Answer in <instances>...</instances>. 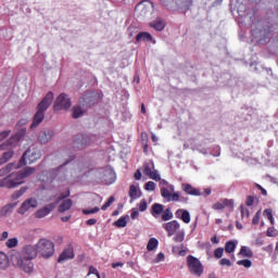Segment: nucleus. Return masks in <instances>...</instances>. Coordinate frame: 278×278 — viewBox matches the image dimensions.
<instances>
[{"label": "nucleus", "instance_id": "nucleus-1", "mask_svg": "<svg viewBox=\"0 0 278 278\" xmlns=\"http://www.w3.org/2000/svg\"><path fill=\"white\" fill-rule=\"evenodd\" d=\"M14 167V163H9V165H5V167L0 169V176H5V178H1L0 180V188L5 187L7 189H14L20 185H23L24 179L36 172L34 167H25L21 172H17V174H10ZM8 174H10V176H8Z\"/></svg>", "mask_w": 278, "mask_h": 278}, {"label": "nucleus", "instance_id": "nucleus-2", "mask_svg": "<svg viewBox=\"0 0 278 278\" xmlns=\"http://www.w3.org/2000/svg\"><path fill=\"white\" fill-rule=\"evenodd\" d=\"M38 255V242L34 244H25L21 253H15L12 255V261L14 264L25 271V274H31L34 271L33 260Z\"/></svg>", "mask_w": 278, "mask_h": 278}, {"label": "nucleus", "instance_id": "nucleus-3", "mask_svg": "<svg viewBox=\"0 0 278 278\" xmlns=\"http://www.w3.org/2000/svg\"><path fill=\"white\" fill-rule=\"evenodd\" d=\"M55 253V244L48 238H40L37 242V254L41 257L49 258Z\"/></svg>", "mask_w": 278, "mask_h": 278}, {"label": "nucleus", "instance_id": "nucleus-4", "mask_svg": "<svg viewBox=\"0 0 278 278\" xmlns=\"http://www.w3.org/2000/svg\"><path fill=\"white\" fill-rule=\"evenodd\" d=\"M41 155V149H39L38 147H29L23 153L22 159H20L17 167H23V165H27V160L29 162V165H31V162H37V160H40Z\"/></svg>", "mask_w": 278, "mask_h": 278}, {"label": "nucleus", "instance_id": "nucleus-5", "mask_svg": "<svg viewBox=\"0 0 278 278\" xmlns=\"http://www.w3.org/2000/svg\"><path fill=\"white\" fill-rule=\"evenodd\" d=\"M187 265L189 267V271L194 276L200 277L203 275V265L201 261H199V257H195L194 255H188Z\"/></svg>", "mask_w": 278, "mask_h": 278}, {"label": "nucleus", "instance_id": "nucleus-6", "mask_svg": "<svg viewBox=\"0 0 278 278\" xmlns=\"http://www.w3.org/2000/svg\"><path fill=\"white\" fill-rule=\"evenodd\" d=\"M72 106V100L67 93H60L54 101L53 110L54 112H60V110H70Z\"/></svg>", "mask_w": 278, "mask_h": 278}, {"label": "nucleus", "instance_id": "nucleus-7", "mask_svg": "<svg viewBox=\"0 0 278 278\" xmlns=\"http://www.w3.org/2000/svg\"><path fill=\"white\" fill-rule=\"evenodd\" d=\"M36 206H38V200H36V198H27V200H24L18 206L17 214H27L29 210H36Z\"/></svg>", "mask_w": 278, "mask_h": 278}, {"label": "nucleus", "instance_id": "nucleus-8", "mask_svg": "<svg viewBox=\"0 0 278 278\" xmlns=\"http://www.w3.org/2000/svg\"><path fill=\"white\" fill-rule=\"evenodd\" d=\"M226 206L230 212H233L235 210V200L229 198H224L223 200H219L213 204V210H216V212H223V210H226Z\"/></svg>", "mask_w": 278, "mask_h": 278}, {"label": "nucleus", "instance_id": "nucleus-9", "mask_svg": "<svg viewBox=\"0 0 278 278\" xmlns=\"http://www.w3.org/2000/svg\"><path fill=\"white\" fill-rule=\"evenodd\" d=\"M97 137L96 136H88L85 134H78L74 138V144L78 147V149H84L85 147H88V144H91L92 140H94Z\"/></svg>", "mask_w": 278, "mask_h": 278}, {"label": "nucleus", "instance_id": "nucleus-10", "mask_svg": "<svg viewBox=\"0 0 278 278\" xmlns=\"http://www.w3.org/2000/svg\"><path fill=\"white\" fill-rule=\"evenodd\" d=\"M53 100H54L53 91H48V93H46V96L39 102L40 111L42 114V121H45V114H46L47 110H49V106H51Z\"/></svg>", "mask_w": 278, "mask_h": 278}, {"label": "nucleus", "instance_id": "nucleus-11", "mask_svg": "<svg viewBox=\"0 0 278 278\" xmlns=\"http://www.w3.org/2000/svg\"><path fill=\"white\" fill-rule=\"evenodd\" d=\"M143 174L146 176H149V178H151L152 180H156V181L161 180V176L159 172L155 169L154 163H144Z\"/></svg>", "mask_w": 278, "mask_h": 278}, {"label": "nucleus", "instance_id": "nucleus-12", "mask_svg": "<svg viewBox=\"0 0 278 278\" xmlns=\"http://www.w3.org/2000/svg\"><path fill=\"white\" fill-rule=\"evenodd\" d=\"M163 229L167 231V236H175V233L181 229V225L178 220H173L172 218L169 223L163 224Z\"/></svg>", "mask_w": 278, "mask_h": 278}, {"label": "nucleus", "instance_id": "nucleus-13", "mask_svg": "<svg viewBox=\"0 0 278 278\" xmlns=\"http://www.w3.org/2000/svg\"><path fill=\"white\" fill-rule=\"evenodd\" d=\"M53 210H55V204L51 202L50 204H46V206L42 208H38V211L35 213V216L36 218H45L46 216H49Z\"/></svg>", "mask_w": 278, "mask_h": 278}, {"label": "nucleus", "instance_id": "nucleus-14", "mask_svg": "<svg viewBox=\"0 0 278 278\" xmlns=\"http://www.w3.org/2000/svg\"><path fill=\"white\" fill-rule=\"evenodd\" d=\"M73 257H75L74 247L68 244L59 255L58 262H65V260H72Z\"/></svg>", "mask_w": 278, "mask_h": 278}, {"label": "nucleus", "instance_id": "nucleus-15", "mask_svg": "<svg viewBox=\"0 0 278 278\" xmlns=\"http://www.w3.org/2000/svg\"><path fill=\"white\" fill-rule=\"evenodd\" d=\"M43 122V114L40 109V102L37 104V111L33 118V123L30 125V129H36Z\"/></svg>", "mask_w": 278, "mask_h": 278}, {"label": "nucleus", "instance_id": "nucleus-16", "mask_svg": "<svg viewBox=\"0 0 278 278\" xmlns=\"http://www.w3.org/2000/svg\"><path fill=\"white\" fill-rule=\"evenodd\" d=\"M271 34V26L267 25V27H264L263 29H252V36L255 38H264L266 39Z\"/></svg>", "mask_w": 278, "mask_h": 278}, {"label": "nucleus", "instance_id": "nucleus-17", "mask_svg": "<svg viewBox=\"0 0 278 278\" xmlns=\"http://www.w3.org/2000/svg\"><path fill=\"white\" fill-rule=\"evenodd\" d=\"M181 189L189 195H202L200 189L192 187L189 182H182Z\"/></svg>", "mask_w": 278, "mask_h": 278}, {"label": "nucleus", "instance_id": "nucleus-18", "mask_svg": "<svg viewBox=\"0 0 278 278\" xmlns=\"http://www.w3.org/2000/svg\"><path fill=\"white\" fill-rule=\"evenodd\" d=\"M164 212V204H161L160 202H154L151 207V214L154 218H157V216L163 215Z\"/></svg>", "mask_w": 278, "mask_h": 278}, {"label": "nucleus", "instance_id": "nucleus-19", "mask_svg": "<svg viewBox=\"0 0 278 278\" xmlns=\"http://www.w3.org/2000/svg\"><path fill=\"white\" fill-rule=\"evenodd\" d=\"M72 206H73V200L71 198L63 200V202H61V204L59 205L60 214H64V212H68V210H72Z\"/></svg>", "mask_w": 278, "mask_h": 278}, {"label": "nucleus", "instance_id": "nucleus-20", "mask_svg": "<svg viewBox=\"0 0 278 278\" xmlns=\"http://www.w3.org/2000/svg\"><path fill=\"white\" fill-rule=\"evenodd\" d=\"M128 193H129L131 201L137 200V198H141V195H142V191L140 189H138V187L136 185H130Z\"/></svg>", "mask_w": 278, "mask_h": 278}, {"label": "nucleus", "instance_id": "nucleus-21", "mask_svg": "<svg viewBox=\"0 0 278 278\" xmlns=\"http://www.w3.org/2000/svg\"><path fill=\"white\" fill-rule=\"evenodd\" d=\"M150 26L156 29V31H163L166 27V23L162 18H156V21H153Z\"/></svg>", "mask_w": 278, "mask_h": 278}, {"label": "nucleus", "instance_id": "nucleus-22", "mask_svg": "<svg viewBox=\"0 0 278 278\" xmlns=\"http://www.w3.org/2000/svg\"><path fill=\"white\" fill-rule=\"evenodd\" d=\"M54 131L52 129H49L48 131H43L41 136H39V140L41 143H47L51 138H53Z\"/></svg>", "mask_w": 278, "mask_h": 278}, {"label": "nucleus", "instance_id": "nucleus-23", "mask_svg": "<svg viewBox=\"0 0 278 278\" xmlns=\"http://www.w3.org/2000/svg\"><path fill=\"white\" fill-rule=\"evenodd\" d=\"M13 155H14L13 149H10L9 151H3L0 159V165H5V162H9V160H11Z\"/></svg>", "mask_w": 278, "mask_h": 278}, {"label": "nucleus", "instance_id": "nucleus-24", "mask_svg": "<svg viewBox=\"0 0 278 278\" xmlns=\"http://www.w3.org/2000/svg\"><path fill=\"white\" fill-rule=\"evenodd\" d=\"M10 265V260L7 253L0 251V269H7Z\"/></svg>", "mask_w": 278, "mask_h": 278}, {"label": "nucleus", "instance_id": "nucleus-25", "mask_svg": "<svg viewBox=\"0 0 278 278\" xmlns=\"http://www.w3.org/2000/svg\"><path fill=\"white\" fill-rule=\"evenodd\" d=\"M172 218H174L172 208L164 210V206H163L162 220H164V223H170Z\"/></svg>", "mask_w": 278, "mask_h": 278}, {"label": "nucleus", "instance_id": "nucleus-26", "mask_svg": "<svg viewBox=\"0 0 278 278\" xmlns=\"http://www.w3.org/2000/svg\"><path fill=\"white\" fill-rule=\"evenodd\" d=\"M141 40H153L152 34H149V31H140L136 36V41L140 42Z\"/></svg>", "mask_w": 278, "mask_h": 278}, {"label": "nucleus", "instance_id": "nucleus-27", "mask_svg": "<svg viewBox=\"0 0 278 278\" xmlns=\"http://www.w3.org/2000/svg\"><path fill=\"white\" fill-rule=\"evenodd\" d=\"M239 255H242L243 257L247 258L253 257V251L250 247L243 245L239 251Z\"/></svg>", "mask_w": 278, "mask_h": 278}, {"label": "nucleus", "instance_id": "nucleus-28", "mask_svg": "<svg viewBox=\"0 0 278 278\" xmlns=\"http://www.w3.org/2000/svg\"><path fill=\"white\" fill-rule=\"evenodd\" d=\"M238 242L235 240H228L225 244V251L226 253H233L237 249Z\"/></svg>", "mask_w": 278, "mask_h": 278}, {"label": "nucleus", "instance_id": "nucleus-29", "mask_svg": "<svg viewBox=\"0 0 278 278\" xmlns=\"http://www.w3.org/2000/svg\"><path fill=\"white\" fill-rule=\"evenodd\" d=\"M181 220L186 225H189L191 223L190 211H188V208H182V211H181Z\"/></svg>", "mask_w": 278, "mask_h": 278}, {"label": "nucleus", "instance_id": "nucleus-30", "mask_svg": "<svg viewBox=\"0 0 278 278\" xmlns=\"http://www.w3.org/2000/svg\"><path fill=\"white\" fill-rule=\"evenodd\" d=\"M160 244L157 238H150L148 244H147V249L148 251H154V249L157 248V245Z\"/></svg>", "mask_w": 278, "mask_h": 278}, {"label": "nucleus", "instance_id": "nucleus-31", "mask_svg": "<svg viewBox=\"0 0 278 278\" xmlns=\"http://www.w3.org/2000/svg\"><path fill=\"white\" fill-rule=\"evenodd\" d=\"M241 218H250L251 211L244 204H240Z\"/></svg>", "mask_w": 278, "mask_h": 278}, {"label": "nucleus", "instance_id": "nucleus-32", "mask_svg": "<svg viewBox=\"0 0 278 278\" xmlns=\"http://www.w3.org/2000/svg\"><path fill=\"white\" fill-rule=\"evenodd\" d=\"M80 116H84L81 106H73V118H80Z\"/></svg>", "mask_w": 278, "mask_h": 278}, {"label": "nucleus", "instance_id": "nucleus-33", "mask_svg": "<svg viewBox=\"0 0 278 278\" xmlns=\"http://www.w3.org/2000/svg\"><path fill=\"white\" fill-rule=\"evenodd\" d=\"M237 265L243 266L247 269H250L252 267L253 263H252V261H250V258L244 257L243 261H238Z\"/></svg>", "mask_w": 278, "mask_h": 278}, {"label": "nucleus", "instance_id": "nucleus-34", "mask_svg": "<svg viewBox=\"0 0 278 278\" xmlns=\"http://www.w3.org/2000/svg\"><path fill=\"white\" fill-rule=\"evenodd\" d=\"M161 195L165 198L168 202L172 200V191L167 189L166 187L161 188Z\"/></svg>", "mask_w": 278, "mask_h": 278}, {"label": "nucleus", "instance_id": "nucleus-35", "mask_svg": "<svg viewBox=\"0 0 278 278\" xmlns=\"http://www.w3.org/2000/svg\"><path fill=\"white\" fill-rule=\"evenodd\" d=\"M28 190V187H21V189H17V191H15L12 195V198L14 200H17L18 198H21V195H23L24 193H26V191Z\"/></svg>", "mask_w": 278, "mask_h": 278}, {"label": "nucleus", "instance_id": "nucleus-36", "mask_svg": "<svg viewBox=\"0 0 278 278\" xmlns=\"http://www.w3.org/2000/svg\"><path fill=\"white\" fill-rule=\"evenodd\" d=\"M264 216H266L267 219L270 222V224L274 225L275 218H274L273 208H265Z\"/></svg>", "mask_w": 278, "mask_h": 278}, {"label": "nucleus", "instance_id": "nucleus-37", "mask_svg": "<svg viewBox=\"0 0 278 278\" xmlns=\"http://www.w3.org/2000/svg\"><path fill=\"white\" fill-rule=\"evenodd\" d=\"M98 212H100V206H93V208H83V214H85V216L98 214Z\"/></svg>", "mask_w": 278, "mask_h": 278}, {"label": "nucleus", "instance_id": "nucleus-38", "mask_svg": "<svg viewBox=\"0 0 278 278\" xmlns=\"http://www.w3.org/2000/svg\"><path fill=\"white\" fill-rule=\"evenodd\" d=\"M114 226L119 228L127 227V218L125 216H122L121 218H118V220L114 223Z\"/></svg>", "mask_w": 278, "mask_h": 278}, {"label": "nucleus", "instance_id": "nucleus-39", "mask_svg": "<svg viewBox=\"0 0 278 278\" xmlns=\"http://www.w3.org/2000/svg\"><path fill=\"white\" fill-rule=\"evenodd\" d=\"M115 198L114 195H110V198L106 200V202H104V204H102L101 210L103 212H105V210H109V206H111V204L114 202Z\"/></svg>", "mask_w": 278, "mask_h": 278}, {"label": "nucleus", "instance_id": "nucleus-40", "mask_svg": "<svg viewBox=\"0 0 278 278\" xmlns=\"http://www.w3.org/2000/svg\"><path fill=\"white\" fill-rule=\"evenodd\" d=\"M17 238H9V240H7V247H9V249H13L14 247H17Z\"/></svg>", "mask_w": 278, "mask_h": 278}, {"label": "nucleus", "instance_id": "nucleus-41", "mask_svg": "<svg viewBox=\"0 0 278 278\" xmlns=\"http://www.w3.org/2000/svg\"><path fill=\"white\" fill-rule=\"evenodd\" d=\"M175 242H184L185 240V233L184 231H176V236L174 237Z\"/></svg>", "mask_w": 278, "mask_h": 278}, {"label": "nucleus", "instance_id": "nucleus-42", "mask_svg": "<svg viewBox=\"0 0 278 278\" xmlns=\"http://www.w3.org/2000/svg\"><path fill=\"white\" fill-rule=\"evenodd\" d=\"M144 188L147 191H155V182L153 181V179L146 182Z\"/></svg>", "mask_w": 278, "mask_h": 278}, {"label": "nucleus", "instance_id": "nucleus-43", "mask_svg": "<svg viewBox=\"0 0 278 278\" xmlns=\"http://www.w3.org/2000/svg\"><path fill=\"white\" fill-rule=\"evenodd\" d=\"M148 210V202L146 199L143 200H140V203H139V212H147Z\"/></svg>", "mask_w": 278, "mask_h": 278}, {"label": "nucleus", "instance_id": "nucleus-44", "mask_svg": "<svg viewBox=\"0 0 278 278\" xmlns=\"http://www.w3.org/2000/svg\"><path fill=\"white\" fill-rule=\"evenodd\" d=\"M224 252H225L224 247H218L217 249L214 250V255H215V257L223 258Z\"/></svg>", "mask_w": 278, "mask_h": 278}, {"label": "nucleus", "instance_id": "nucleus-45", "mask_svg": "<svg viewBox=\"0 0 278 278\" xmlns=\"http://www.w3.org/2000/svg\"><path fill=\"white\" fill-rule=\"evenodd\" d=\"M222 266L231 267V261L228 257H222L219 261Z\"/></svg>", "mask_w": 278, "mask_h": 278}, {"label": "nucleus", "instance_id": "nucleus-46", "mask_svg": "<svg viewBox=\"0 0 278 278\" xmlns=\"http://www.w3.org/2000/svg\"><path fill=\"white\" fill-rule=\"evenodd\" d=\"M261 220V211H257L256 214L254 215L253 219H252V224L253 225H258Z\"/></svg>", "mask_w": 278, "mask_h": 278}, {"label": "nucleus", "instance_id": "nucleus-47", "mask_svg": "<svg viewBox=\"0 0 278 278\" xmlns=\"http://www.w3.org/2000/svg\"><path fill=\"white\" fill-rule=\"evenodd\" d=\"M254 202H255V198L253 195H247V199H245L247 206H252Z\"/></svg>", "mask_w": 278, "mask_h": 278}, {"label": "nucleus", "instance_id": "nucleus-48", "mask_svg": "<svg viewBox=\"0 0 278 278\" xmlns=\"http://www.w3.org/2000/svg\"><path fill=\"white\" fill-rule=\"evenodd\" d=\"M193 0H181V4L184 8H187V10H189V8H191Z\"/></svg>", "mask_w": 278, "mask_h": 278}, {"label": "nucleus", "instance_id": "nucleus-49", "mask_svg": "<svg viewBox=\"0 0 278 278\" xmlns=\"http://www.w3.org/2000/svg\"><path fill=\"white\" fill-rule=\"evenodd\" d=\"M10 134H11L10 130L0 131V142H2V140H5V138H8V136H10Z\"/></svg>", "mask_w": 278, "mask_h": 278}, {"label": "nucleus", "instance_id": "nucleus-50", "mask_svg": "<svg viewBox=\"0 0 278 278\" xmlns=\"http://www.w3.org/2000/svg\"><path fill=\"white\" fill-rule=\"evenodd\" d=\"M179 192L178 191H175L174 193H170V200L175 201V202H178L179 201Z\"/></svg>", "mask_w": 278, "mask_h": 278}, {"label": "nucleus", "instance_id": "nucleus-51", "mask_svg": "<svg viewBox=\"0 0 278 278\" xmlns=\"http://www.w3.org/2000/svg\"><path fill=\"white\" fill-rule=\"evenodd\" d=\"M130 216H131L132 220H136V218H138V216H139L138 208H132Z\"/></svg>", "mask_w": 278, "mask_h": 278}, {"label": "nucleus", "instance_id": "nucleus-52", "mask_svg": "<svg viewBox=\"0 0 278 278\" xmlns=\"http://www.w3.org/2000/svg\"><path fill=\"white\" fill-rule=\"evenodd\" d=\"M182 212L184 208H177V211H175L176 218H179L181 220Z\"/></svg>", "mask_w": 278, "mask_h": 278}, {"label": "nucleus", "instance_id": "nucleus-53", "mask_svg": "<svg viewBox=\"0 0 278 278\" xmlns=\"http://www.w3.org/2000/svg\"><path fill=\"white\" fill-rule=\"evenodd\" d=\"M255 187L262 191L263 195L268 194V192L266 191V189H264V187H262V185L256 184Z\"/></svg>", "mask_w": 278, "mask_h": 278}, {"label": "nucleus", "instance_id": "nucleus-54", "mask_svg": "<svg viewBox=\"0 0 278 278\" xmlns=\"http://www.w3.org/2000/svg\"><path fill=\"white\" fill-rule=\"evenodd\" d=\"M141 178H142L141 169H137V172L135 174V179L136 180H141Z\"/></svg>", "mask_w": 278, "mask_h": 278}, {"label": "nucleus", "instance_id": "nucleus-55", "mask_svg": "<svg viewBox=\"0 0 278 278\" xmlns=\"http://www.w3.org/2000/svg\"><path fill=\"white\" fill-rule=\"evenodd\" d=\"M97 223H98L97 218H90L89 220H87L86 225L92 226V225H97Z\"/></svg>", "mask_w": 278, "mask_h": 278}, {"label": "nucleus", "instance_id": "nucleus-56", "mask_svg": "<svg viewBox=\"0 0 278 278\" xmlns=\"http://www.w3.org/2000/svg\"><path fill=\"white\" fill-rule=\"evenodd\" d=\"M162 260H165V255H164V253L160 252V253H157V255H156V261H157V262H162Z\"/></svg>", "mask_w": 278, "mask_h": 278}, {"label": "nucleus", "instance_id": "nucleus-57", "mask_svg": "<svg viewBox=\"0 0 278 278\" xmlns=\"http://www.w3.org/2000/svg\"><path fill=\"white\" fill-rule=\"evenodd\" d=\"M9 238V231H3L0 236V240H7Z\"/></svg>", "mask_w": 278, "mask_h": 278}, {"label": "nucleus", "instance_id": "nucleus-58", "mask_svg": "<svg viewBox=\"0 0 278 278\" xmlns=\"http://www.w3.org/2000/svg\"><path fill=\"white\" fill-rule=\"evenodd\" d=\"M89 274H93V275H96L97 276V274H98V269L96 268V267H89Z\"/></svg>", "mask_w": 278, "mask_h": 278}, {"label": "nucleus", "instance_id": "nucleus-59", "mask_svg": "<svg viewBox=\"0 0 278 278\" xmlns=\"http://www.w3.org/2000/svg\"><path fill=\"white\" fill-rule=\"evenodd\" d=\"M112 267L113 269H116L117 267H124V263H113Z\"/></svg>", "mask_w": 278, "mask_h": 278}, {"label": "nucleus", "instance_id": "nucleus-60", "mask_svg": "<svg viewBox=\"0 0 278 278\" xmlns=\"http://www.w3.org/2000/svg\"><path fill=\"white\" fill-rule=\"evenodd\" d=\"M211 240L214 244H218L219 242V238H217V236H213Z\"/></svg>", "mask_w": 278, "mask_h": 278}, {"label": "nucleus", "instance_id": "nucleus-61", "mask_svg": "<svg viewBox=\"0 0 278 278\" xmlns=\"http://www.w3.org/2000/svg\"><path fill=\"white\" fill-rule=\"evenodd\" d=\"M141 114H147V108L144 102L141 103Z\"/></svg>", "mask_w": 278, "mask_h": 278}, {"label": "nucleus", "instance_id": "nucleus-62", "mask_svg": "<svg viewBox=\"0 0 278 278\" xmlns=\"http://www.w3.org/2000/svg\"><path fill=\"white\" fill-rule=\"evenodd\" d=\"M72 216H63L62 217V222L63 223H68V220H71Z\"/></svg>", "mask_w": 278, "mask_h": 278}, {"label": "nucleus", "instance_id": "nucleus-63", "mask_svg": "<svg viewBox=\"0 0 278 278\" xmlns=\"http://www.w3.org/2000/svg\"><path fill=\"white\" fill-rule=\"evenodd\" d=\"M204 192H205L206 195H211L212 189L207 188V189L204 190Z\"/></svg>", "mask_w": 278, "mask_h": 278}, {"label": "nucleus", "instance_id": "nucleus-64", "mask_svg": "<svg viewBox=\"0 0 278 278\" xmlns=\"http://www.w3.org/2000/svg\"><path fill=\"white\" fill-rule=\"evenodd\" d=\"M237 229H243V225L241 223L236 224Z\"/></svg>", "mask_w": 278, "mask_h": 278}]
</instances>
